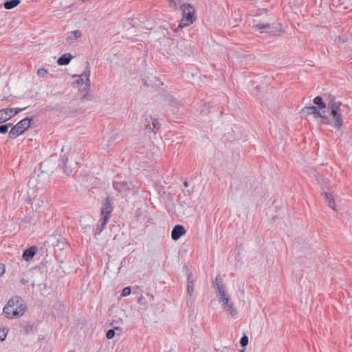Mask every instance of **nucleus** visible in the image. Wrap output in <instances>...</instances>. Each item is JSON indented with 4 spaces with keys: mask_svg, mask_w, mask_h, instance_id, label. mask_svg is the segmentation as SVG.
Listing matches in <instances>:
<instances>
[{
    "mask_svg": "<svg viewBox=\"0 0 352 352\" xmlns=\"http://www.w3.org/2000/svg\"><path fill=\"white\" fill-rule=\"evenodd\" d=\"M26 309L24 300L20 296H15L8 301L3 313L7 318L12 319L23 316Z\"/></svg>",
    "mask_w": 352,
    "mask_h": 352,
    "instance_id": "1",
    "label": "nucleus"
},
{
    "mask_svg": "<svg viewBox=\"0 0 352 352\" xmlns=\"http://www.w3.org/2000/svg\"><path fill=\"white\" fill-rule=\"evenodd\" d=\"M182 9V19L178 25V28H183L192 24L195 20V8L191 4H184Z\"/></svg>",
    "mask_w": 352,
    "mask_h": 352,
    "instance_id": "2",
    "label": "nucleus"
},
{
    "mask_svg": "<svg viewBox=\"0 0 352 352\" xmlns=\"http://www.w3.org/2000/svg\"><path fill=\"white\" fill-rule=\"evenodd\" d=\"M32 118H25L20 120L14 126H12L11 130L8 133V137L10 139H15L20 135H22L30 126Z\"/></svg>",
    "mask_w": 352,
    "mask_h": 352,
    "instance_id": "3",
    "label": "nucleus"
},
{
    "mask_svg": "<svg viewBox=\"0 0 352 352\" xmlns=\"http://www.w3.org/2000/svg\"><path fill=\"white\" fill-rule=\"evenodd\" d=\"M89 65V63H87ZM91 74V70L89 65L87 66L85 70L83 72L82 74L80 75H78V80L76 81V84L82 87L80 89L82 93H84L82 99L87 98L88 91L90 89V80L89 76Z\"/></svg>",
    "mask_w": 352,
    "mask_h": 352,
    "instance_id": "4",
    "label": "nucleus"
},
{
    "mask_svg": "<svg viewBox=\"0 0 352 352\" xmlns=\"http://www.w3.org/2000/svg\"><path fill=\"white\" fill-rule=\"evenodd\" d=\"M113 208L111 202V199L107 197L102 204L101 208V219L103 220V224H107L110 219L111 214L113 212Z\"/></svg>",
    "mask_w": 352,
    "mask_h": 352,
    "instance_id": "5",
    "label": "nucleus"
},
{
    "mask_svg": "<svg viewBox=\"0 0 352 352\" xmlns=\"http://www.w3.org/2000/svg\"><path fill=\"white\" fill-rule=\"evenodd\" d=\"M178 204H179V216H187L188 209L191 208L190 199L185 194L179 195L178 196Z\"/></svg>",
    "mask_w": 352,
    "mask_h": 352,
    "instance_id": "6",
    "label": "nucleus"
},
{
    "mask_svg": "<svg viewBox=\"0 0 352 352\" xmlns=\"http://www.w3.org/2000/svg\"><path fill=\"white\" fill-rule=\"evenodd\" d=\"M113 187L118 192H124L133 190L134 193L138 192V188H135L133 183L126 181H113Z\"/></svg>",
    "mask_w": 352,
    "mask_h": 352,
    "instance_id": "7",
    "label": "nucleus"
},
{
    "mask_svg": "<svg viewBox=\"0 0 352 352\" xmlns=\"http://www.w3.org/2000/svg\"><path fill=\"white\" fill-rule=\"evenodd\" d=\"M219 302H222L223 308L232 317H234L237 315V310L234 307L233 303L230 302V298L226 294L220 296Z\"/></svg>",
    "mask_w": 352,
    "mask_h": 352,
    "instance_id": "8",
    "label": "nucleus"
},
{
    "mask_svg": "<svg viewBox=\"0 0 352 352\" xmlns=\"http://www.w3.org/2000/svg\"><path fill=\"white\" fill-rule=\"evenodd\" d=\"M160 124L157 118L151 116H147L145 119L144 126L146 130L157 133L160 128Z\"/></svg>",
    "mask_w": 352,
    "mask_h": 352,
    "instance_id": "9",
    "label": "nucleus"
},
{
    "mask_svg": "<svg viewBox=\"0 0 352 352\" xmlns=\"http://www.w3.org/2000/svg\"><path fill=\"white\" fill-rule=\"evenodd\" d=\"M330 115L332 116L333 120L334 122V126L337 130H340L343 126V118L341 113L340 108L338 109H333V110H330Z\"/></svg>",
    "mask_w": 352,
    "mask_h": 352,
    "instance_id": "10",
    "label": "nucleus"
},
{
    "mask_svg": "<svg viewBox=\"0 0 352 352\" xmlns=\"http://www.w3.org/2000/svg\"><path fill=\"white\" fill-rule=\"evenodd\" d=\"M192 274L190 272H188L187 274V292L188 295V298H187V305H188L189 303L192 304V301L191 300V298L192 297L193 293H194V284L193 281L192 280Z\"/></svg>",
    "mask_w": 352,
    "mask_h": 352,
    "instance_id": "11",
    "label": "nucleus"
},
{
    "mask_svg": "<svg viewBox=\"0 0 352 352\" xmlns=\"http://www.w3.org/2000/svg\"><path fill=\"white\" fill-rule=\"evenodd\" d=\"M186 233V230L182 225H176L173 227L171 232V237L174 241L178 240Z\"/></svg>",
    "mask_w": 352,
    "mask_h": 352,
    "instance_id": "12",
    "label": "nucleus"
},
{
    "mask_svg": "<svg viewBox=\"0 0 352 352\" xmlns=\"http://www.w3.org/2000/svg\"><path fill=\"white\" fill-rule=\"evenodd\" d=\"M13 108L2 109L0 110V124L3 123L14 116Z\"/></svg>",
    "mask_w": 352,
    "mask_h": 352,
    "instance_id": "13",
    "label": "nucleus"
},
{
    "mask_svg": "<svg viewBox=\"0 0 352 352\" xmlns=\"http://www.w3.org/2000/svg\"><path fill=\"white\" fill-rule=\"evenodd\" d=\"M302 113L306 115H313L315 118L321 116L319 109L316 106L305 107L302 109Z\"/></svg>",
    "mask_w": 352,
    "mask_h": 352,
    "instance_id": "14",
    "label": "nucleus"
},
{
    "mask_svg": "<svg viewBox=\"0 0 352 352\" xmlns=\"http://www.w3.org/2000/svg\"><path fill=\"white\" fill-rule=\"evenodd\" d=\"M37 250L38 248L36 246H31L23 252L22 255L23 258L26 261H31L34 258Z\"/></svg>",
    "mask_w": 352,
    "mask_h": 352,
    "instance_id": "15",
    "label": "nucleus"
},
{
    "mask_svg": "<svg viewBox=\"0 0 352 352\" xmlns=\"http://www.w3.org/2000/svg\"><path fill=\"white\" fill-rule=\"evenodd\" d=\"M67 162L68 157L64 155L63 156L61 157L60 160L59 166H61V168L63 169V171L65 175H69L72 172V169L70 166H67Z\"/></svg>",
    "mask_w": 352,
    "mask_h": 352,
    "instance_id": "16",
    "label": "nucleus"
},
{
    "mask_svg": "<svg viewBox=\"0 0 352 352\" xmlns=\"http://www.w3.org/2000/svg\"><path fill=\"white\" fill-rule=\"evenodd\" d=\"M73 56L69 53L63 54L57 60L59 65H67L69 63Z\"/></svg>",
    "mask_w": 352,
    "mask_h": 352,
    "instance_id": "17",
    "label": "nucleus"
},
{
    "mask_svg": "<svg viewBox=\"0 0 352 352\" xmlns=\"http://www.w3.org/2000/svg\"><path fill=\"white\" fill-rule=\"evenodd\" d=\"M21 0H8L1 5V6H3L6 10H11L19 6Z\"/></svg>",
    "mask_w": 352,
    "mask_h": 352,
    "instance_id": "18",
    "label": "nucleus"
},
{
    "mask_svg": "<svg viewBox=\"0 0 352 352\" xmlns=\"http://www.w3.org/2000/svg\"><path fill=\"white\" fill-rule=\"evenodd\" d=\"M342 106V102L336 100L334 96H331L328 102V107L330 110L338 109Z\"/></svg>",
    "mask_w": 352,
    "mask_h": 352,
    "instance_id": "19",
    "label": "nucleus"
},
{
    "mask_svg": "<svg viewBox=\"0 0 352 352\" xmlns=\"http://www.w3.org/2000/svg\"><path fill=\"white\" fill-rule=\"evenodd\" d=\"M215 285L216 290L220 296L226 294V291L223 289V285L222 283V279L219 276H217L215 278Z\"/></svg>",
    "mask_w": 352,
    "mask_h": 352,
    "instance_id": "20",
    "label": "nucleus"
},
{
    "mask_svg": "<svg viewBox=\"0 0 352 352\" xmlns=\"http://www.w3.org/2000/svg\"><path fill=\"white\" fill-rule=\"evenodd\" d=\"M323 194L324 195L326 201L328 202L329 206L331 208L333 209L335 208L336 204H335V201H334L333 197L331 195V193L328 192H324Z\"/></svg>",
    "mask_w": 352,
    "mask_h": 352,
    "instance_id": "21",
    "label": "nucleus"
},
{
    "mask_svg": "<svg viewBox=\"0 0 352 352\" xmlns=\"http://www.w3.org/2000/svg\"><path fill=\"white\" fill-rule=\"evenodd\" d=\"M314 103L317 105L318 109H322L327 107L326 103L323 101L321 96H318L314 98Z\"/></svg>",
    "mask_w": 352,
    "mask_h": 352,
    "instance_id": "22",
    "label": "nucleus"
},
{
    "mask_svg": "<svg viewBox=\"0 0 352 352\" xmlns=\"http://www.w3.org/2000/svg\"><path fill=\"white\" fill-rule=\"evenodd\" d=\"M270 27V23H262V22H258L257 23H255L252 25V28H254V29H258V30H260V29H267V28H269Z\"/></svg>",
    "mask_w": 352,
    "mask_h": 352,
    "instance_id": "23",
    "label": "nucleus"
},
{
    "mask_svg": "<svg viewBox=\"0 0 352 352\" xmlns=\"http://www.w3.org/2000/svg\"><path fill=\"white\" fill-rule=\"evenodd\" d=\"M100 223L97 224L96 228L94 232V234L96 236L98 234H100L101 232L104 230L106 224H103V220L100 219L99 221Z\"/></svg>",
    "mask_w": 352,
    "mask_h": 352,
    "instance_id": "24",
    "label": "nucleus"
},
{
    "mask_svg": "<svg viewBox=\"0 0 352 352\" xmlns=\"http://www.w3.org/2000/svg\"><path fill=\"white\" fill-rule=\"evenodd\" d=\"M12 126V123L0 125V134H6L8 131V129Z\"/></svg>",
    "mask_w": 352,
    "mask_h": 352,
    "instance_id": "25",
    "label": "nucleus"
},
{
    "mask_svg": "<svg viewBox=\"0 0 352 352\" xmlns=\"http://www.w3.org/2000/svg\"><path fill=\"white\" fill-rule=\"evenodd\" d=\"M240 344L242 347H245L248 344V337L243 335L240 340Z\"/></svg>",
    "mask_w": 352,
    "mask_h": 352,
    "instance_id": "26",
    "label": "nucleus"
},
{
    "mask_svg": "<svg viewBox=\"0 0 352 352\" xmlns=\"http://www.w3.org/2000/svg\"><path fill=\"white\" fill-rule=\"evenodd\" d=\"M318 118H321L322 119V124H331L329 118L328 116H327L326 115L322 114L321 113V116H319Z\"/></svg>",
    "mask_w": 352,
    "mask_h": 352,
    "instance_id": "27",
    "label": "nucleus"
},
{
    "mask_svg": "<svg viewBox=\"0 0 352 352\" xmlns=\"http://www.w3.org/2000/svg\"><path fill=\"white\" fill-rule=\"evenodd\" d=\"M115 336V330L111 329L107 331L106 337L107 339L110 340L112 339Z\"/></svg>",
    "mask_w": 352,
    "mask_h": 352,
    "instance_id": "28",
    "label": "nucleus"
},
{
    "mask_svg": "<svg viewBox=\"0 0 352 352\" xmlns=\"http://www.w3.org/2000/svg\"><path fill=\"white\" fill-rule=\"evenodd\" d=\"M47 74V71L44 68L38 69L37 71V75L40 77H44Z\"/></svg>",
    "mask_w": 352,
    "mask_h": 352,
    "instance_id": "29",
    "label": "nucleus"
},
{
    "mask_svg": "<svg viewBox=\"0 0 352 352\" xmlns=\"http://www.w3.org/2000/svg\"><path fill=\"white\" fill-rule=\"evenodd\" d=\"M130 294H131V287H126L122 291V296H127Z\"/></svg>",
    "mask_w": 352,
    "mask_h": 352,
    "instance_id": "30",
    "label": "nucleus"
},
{
    "mask_svg": "<svg viewBox=\"0 0 352 352\" xmlns=\"http://www.w3.org/2000/svg\"><path fill=\"white\" fill-rule=\"evenodd\" d=\"M33 330V327L32 325L28 324L27 325H25V329H24V333L25 334H29L30 332H32Z\"/></svg>",
    "mask_w": 352,
    "mask_h": 352,
    "instance_id": "31",
    "label": "nucleus"
},
{
    "mask_svg": "<svg viewBox=\"0 0 352 352\" xmlns=\"http://www.w3.org/2000/svg\"><path fill=\"white\" fill-rule=\"evenodd\" d=\"M72 35H73L74 39H76L82 36V33L80 30H76L72 32Z\"/></svg>",
    "mask_w": 352,
    "mask_h": 352,
    "instance_id": "32",
    "label": "nucleus"
},
{
    "mask_svg": "<svg viewBox=\"0 0 352 352\" xmlns=\"http://www.w3.org/2000/svg\"><path fill=\"white\" fill-rule=\"evenodd\" d=\"M138 302L140 304V305H144V306H146V299L143 296H140L138 298Z\"/></svg>",
    "mask_w": 352,
    "mask_h": 352,
    "instance_id": "33",
    "label": "nucleus"
},
{
    "mask_svg": "<svg viewBox=\"0 0 352 352\" xmlns=\"http://www.w3.org/2000/svg\"><path fill=\"white\" fill-rule=\"evenodd\" d=\"M6 336L7 333L5 332V329L0 328V340H4L6 338Z\"/></svg>",
    "mask_w": 352,
    "mask_h": 352,
    "instance_id": "34",
    "label": "nucleus"
},
{
    "mask_svg": "<svg viewBox=\"0 0 352 352\" xmlns=\"http://www.w3.org/2000/svg\"><path fill=\"white\" fill-rule=\"evenodd\" d=\"M169 104L172 107H175L177 105L178 102L175 98H170L168 99Z\"/></svg>",
    "mask_w": 352,
    "mask_h": 352,
    "instance_id": "35",
    "label": "nucleus"
},
{
    "mask_svg": "<svg viewBox=\"0 0 352 352\" xmlns=\"http://www.w3.org/2000/svg\"><path fill=\"white\" fill-rule=\"evenodd\" d=\"M27 107H24V108H13L14 109V111H13V114L14 116H15L16 114L19 113V112L25 110Z\"/></svg>",
    "mask_w": 352,
    "mask_h": 352,
    "instance_id": "36",
    "label": "nucleus"
},
{
    "mask_svg": "<svg viewBox=\"0 0 352 352\" xmlns=\"http://www.w3.org/2000/svg\"><path fill=\"white\" fill-rule=\"evenodd\" d=\"M5 272V267L3 264L0 263V276H1Z\"/></svg>",
    "mask_w": 352,
    "mask_h": 352,
    "instance_id": "37",
    "label": "nucleus"
},
{
    "mask_svg": "<svg viewBox=\"0 0 352 352\" xmlns=\"http://www.w3.org/2000/svg\"><path fill=\"white\" fill-rule=\"evenodd\" d=\"M75 39L73 36V35H72V32H70V34L67 36V41H74Z\"/></svg>",
    "mask_w": 352,
    "mask_h": 352,
    "instance_id": "38",
    "label": "nucleus"
},
{
    "mask_svg": "<svg viewBox=\"0 0 352 352\" xmlns=\"http://www.w3.org/2000/svg\"><path fill=\"white\" fill-rule=\"evenodd\" d=\"M270 33L273 35H275V34H276L275 31H271V32H270Z\"/></svg>",
    "mask_w": 352,
    "mask_h": 352,
    "instance_id": "39",
    "label": "nucleus"
},
{
    "mask_svg": "<svg viewBox=\"0 0 352 352\" xmlns=\"http://www.w3.org/2000/svg\"><path fill=\"white\" fill-rule=\"evenodd\" d=\"M184 186H185L186 187H187V186H188V182H184Z\"/></svg>",
    "mask_w": 352,
    "mask_h": 352,
    "instance_id": "40",
    "label": "nucleus"
},
{
    "mask_svg": "<svg viewBox=\"0 0 352 352\" xmlns=\"http://www.w3.org/2000/svg\"><path fill=\"white\" fill-rule=\"evenodd\" d=\"M259 89H260V86H259V85H257V86L256 87V89H257V90L258 91V90H259Z\"/></svg>",
    "mask_w": 352,
    "mask_h": 352,
    "instance_id": "41",
    "label": "nucleus"
},
{
    "mask_svg": "<svg viewBox=\"0 0 352 352\" xmlns=\"http://www.w3.org/2000/svg\"><path fill=\"white\" fill-rule=\"evenodd\" d=\"M171 208H175V204L173 203L171 204Z\"/></svg>",
    "mask_w": 352,
    "mask_h": 352,
    "instance_id": "42",
    "label": "nucleus"
},
{
    "mask_svg": "<svg viewBox=\"0 0 352 352\" xmlns=\"http://www.w3.org/2000/svg\"><path fill=\"white\" fill-rule=\"evenodd\" d=\"M147 296H149V297H151V298H153V296H151L149 294H147Z\"/></svg>",
    "mask_w": 352,
    "mask_h": 352,
    "instance_id": "43",
    "label": "nucleus"
},
{
    "mask_svg": "<svg viewBox=\"0 0 352 352\" xmlns=\"http://www.w3.org/2000/svg\"><path fill=\"white\" fill-rule=\"evenodd\" d=\"M144 85L145 86H148V85H147L146 82H144Z\"/></svg>",
    "mask_w": 352,
    "mask_h": 352,
    "instance_id": "44",
    "label": "nucleus"
},
{
    "mask_svg": "<svg viewBox=\"0 0 352 352\" xmlns=\"http://www.w3.org/2000/svg\"><path fill=\"white\" fill-rule=\"evenodd\" d=\"M240 352H244V349L241 350Z\"/></svg>",
    "mask_w": 352,
    "mask_h": 352,
    "instance_id": "45",
    "label": "nucleus"
},
{
    "mask_svg": "<svg viewBox=\"0 0 352 352\" xmlns=\"http://www.w3.org/2000/svg\"><path fill=\"white\" fill-rule=\"evenodd\" d=\"M1 7V5H0V8Z\"/></svg>",
    "mask_w": 352,
    "mask_h": 352,
    "instance_id": "46",
    "label": "nucleus"
}]
</instances>
